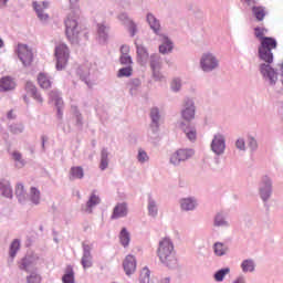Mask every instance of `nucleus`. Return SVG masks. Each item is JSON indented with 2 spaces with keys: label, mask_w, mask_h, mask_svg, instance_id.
<instances>
[{
  "label": "nucleus",
  "mask_w": 283,
  "mask_h": 283,
  "mask_svg": "<svg viewBox=\"0 0 283 283\" xmlns=\"http://www.w3.org/2000/svg\"><path fill=\"white\" fill-rule=\"evenodd\" d=\"M150 117H151L153 123L155 124V127H158V119L160 118L158 108H153L150 111Z\"/></svg>",
  "instance_id": "nucleus-41"
},
{
  "label": "nucleus",
  "mask_w": 283,
  "mask_h": 283,
  "mask_svg": "<svg viewBox=\"0 0 283 283\" xmlns=\"http://www.w3.org/2000/svg\"><path fill=\"white\" fill-rule=\"evenodd\" d=\"M163 44L159 45V52L161 54H169L174 50V44L169 40V38L163 35L161 36Z\"/></svg>",
  "instance_id": "nucleus-20"
},
{
  "label": "nucleus",
  "mask_w": 283,
  "mask_h": 283,
  "mask_svg": "<svg viewBox=\"0 0 283 283\" xmlns=\"http://www.w3.org/2000/svg\"><path fill=\"white\" fill-rule=\"evenodd\" d=\"M181 209H184V211H191L196 209V201H193L192 199L181 200Z\"/></svg>",
  "instance_id": "nucleus-29"
},
{
  "label": "nucleus",
  "mask_w": 283,
  "mask_h": 283,
  "mask_svg": "<svg viewBox=\"0 0 283 283\" xmlns=\"http://www.w3.org/2000/svg\"><path fill=\"white\" fill-rule=\"evenodd\" d=\"M8 118H12V111L8 113Z\"/></svg>",
  "instance_id": "nucleus-61"
},
{
  "label": "nucleus",
  "mask_w": 283,
  "mask_h": 283,
  "mask_svg": "<svg viewBox=\"0 0 283 283\" xmlns=\"http://www.w3.org/2000/svg\"><path fill=\"white\" fill-rule=\"evenodd\" d=\"M150 66L153 69L154 75L156 76V70L160 69V57L156 55L151 56Z\"/></svg>",
  "instance_id": "nucleus-36"
},
{
  "label": "nucleus",
  "mask_w": 283,
  "mask_h": 283,
  "mask_svg": "<svg viewBox=\"0 0 283 283\" xmlns=\"http://www.w3.org/2000/svg\"><path fill=\"white\" fill-rule=\"evenodd\" d=\"M36 81L41 90H50L52 87V78L46 73H39Z\"/></svg>",
  "instance_id": "nucleus-15"
},
{
  "label": "nucleus",
  "mask_w": 283,
  "mask_h": 283,
  "mask_svg": "<svg viewBox=\"0 0 283 283\" xmlns=\"http://www.w3.org/2000/svg\"><path fill=\"white\" fill-rule=\"evenodd\" d=\"M15 196L20 198V200L25 198V186H23V184H18L15 186Z\"/></svg>",
  "instance_id": "nucleus-37"
},
{
  "label": "nucleus",
  "mask_w": 283,
  "mask_h": 283,
  "mask_svg": "<svg viewBox=\"0 0 283 283\" xmlns=\"http://www.w3.org/2000/svg\"><path fill=\"white\" fill-rule=\"evenodd\" d=\"M119 21H123L124 25H126L128 32L130 33V36H136V32H138V27H136V23L132 21L127 14L122 13L119 15Z\"/></svg>",
  "instance_id": "nucleus-11"
},
{
  "label": "nucleus",
  "mask_w": 283,
  "mask_h": 283,
  "mask_svg": "<svg viewBox=\"0 0 283 283\" xmlns=\"http://www.w3.org/2000/svg\"><path fill=\"white\" fill-rule=\"evenodd\" d=\"M181 116L184 120H193L196 117V107L193 106V102H187L185 109L181 112Z\"/></svg>",
  "instance_id": "nucleus-13"
},
{
  "label": "nucleus",
  "mask_w": 283,
  "mask_h": 283,
  "mask_svg": "<svg viewBox=\"0 0 283 283\" xmlns=\"http://www.w3.org/2000/svg\"><path fill=\"white\" fill-rule=\"evenodd\" d=\"M157 256L159 258L160 263L166 266L176 265V252L174 251V243L169 238H164L159 241Z\"/></svg>",
  "instance_id": "nucleus-1"
},
{
  "label": "nucleus",
  "mask_w": 283,
  "mask_h": 283,
  "mask_svg": "<svg viewBox=\"0 0 283 283\" xmlns=\"http://www.w3.org/2000/svg\"><path fill=\"white\" fill-rule=\"evenodd\" d=\"M133 69L132 66L123 67L118 71V78H123V76H132Z\"/></svg>",
  "instance_id": "nucleus-40"
},
{
  "label": "nucleus",
  "mask_w": 283,
  "mask_h": 283,
  "mask_svg": "<svg viewBox=\"0 0 283 283\" xmlns=\"http://www.w3.org/2000/svg\"><path fill=\"white\" fill-rule=\"evenodd\" d=\"M266 32H269V30L264 27L254 28V36H256V39H260V41H262V39L268 38V36H264V34H266Z\"/></svg>",
  "instance_id": "nucleus-32"
},
{
  "label": "nucleus",
  "mask_w": 283,
  "mask_h": 283,
  "mask_svg": "<svg viewBox=\"0 0 283 283\" xmlns=\"http://www.w3.org/2000/svg\"><path fill=\"white\" fill-rule=\"evenodd\" d=\"M214 224L216 227H224V224H227V221H224L221 214H218L214 219Z\"/></svg>",
  "instance_id": "nucleus-47"
},
{
  "label": "nucleus",
  "mask_w": 283,
  "mask_h": 283,
  "mask_svg": "<svg viewBox=\"0 0 283 283\" xmlns=\"http://www.w3.org/2000/svg\"><path fill=\"white\" fill-rule=\"evenodd\" d=\"M261 73L263 74V76L269 78L271 83H275V81H277V73L269 64L261 65Z\"/></svg>",
  "instance_id": "nucleus-14"
},
{
  "label": "nucleus",
  "mask_w": 283,
  "mask_h": 283,
  "mask_svg": "<svg viewBox=\"0 0 283 283\" xmlns=\"http://www.w3.org/2000/svg\"><path fill=\"white\" fill-rule=\"evenodd\" d=\"M161 283H169V279H164Z\"/></svg>",
  "instance_id": "nucleus-62"
},
{
  "label": "nucleus",
  "mask_w": 283,
  "mask_h": 283,
  "mask_svg": "<svg viewBox=\"0 0 283 283\" xmlns=\"http://www.w3.org/2000/svg\"><path fill=\"white\" fill-rule=\"evenodd\" d=\"M41 276L36 273H32L27 277L28 283H41Z\"/></svg>",
  "instance_id": "nucleus-44"
},
{
  "label": "nucleus",
  "mask_w": 283,
  "mask_h": 283,
  "mask_svg": "<svg viewBox=\"0 0 283 283\" xmlns=\"http://www.w3.org/2000/svg\"><path fill=\"white\" fill-rule=\"evenodd\" d=\"M85 176V172L83 171V167L76 166L72 167L70 170V179L71 180H81Z\"/></svg>",
  "instance_id": "nucleus-22"
},
{
  "label": "nucleus",
  "mask_w": 283,
  "mask_h": 283,
  "mask_svg": "<svg viewBox=\"0 0 283 283\" xmlns=\"http://www.w3.org/2000/svg\"><path fill=\"white\" fill-rule=\"evenodd\" d=\"M14 87H17V84L13 78L6 76L0 80L1 92H10V90H14Z\"/></svg>",
  "instance_id": "nucleus-17"
},
{
  "label": "nucleus",
  "mask_w": 283,
  "mask_h": 283,
  "mask_svg": "<svg viewBox=\"0 0 283 283\" xmlns=\"http://www.w3.org/2000/svg\"><path fill=\"white\" fill-rule=\"evenodd\" d=\"M63 283H75L74 279V268L72 265L66 266L64 275L62 276Z\"/></svg>",
  "instance_id": "nucleus-23"
},
{
  "label": "nucleus",
  "mask_w": 283,
  "mask_h": 283,
  "mask_svg": "<svg viewBox=\"0 0 283 283\" xmlns=\"http://www.w3.org/2000/svg\"><path fill=\"white\" fill-rule=\"evenodd\" d=\"M50 3L48 2H42L41 4L33 2V8L40 19V21H48L49 15L48 13L44 12V10H48Z\"/></svg>",
  "instance_id": "nucleus-12"
},
{
  "label": "nucleus",
  "mask_w": 283,
  "mask_h": 283,
  "mask_svg": "<svg viewBox=\"0 0 283 283\" xmlns=\"http://www.w3.org/2000/svg\"><path fill=\"white\" fill-rule=\"evenodd\" d=\"M8 3V0H0V6H6Z\"/></svg>",
  "instance_id": "nucleus-60"
},
{
  "label": "nucleus",
  "mask_w": 283,
  "mask_h": 283,
  "mask_svg": "<svg viewBox=\"0 0 283 283\" xmlns=\"http://www.w3.org/2000/svg\"><path fill=\"white\" fill-rule=\"evenodd\" d=\"M186 132V136L187 138H189V140H196V130H185Z\"/></svg>",
  "instance_id": "nucleus-51"
},
{
  "label": "nucleus",
  "mask_w": 283,
  "mask_h": 283,
  "mask_svg": "<svg viewBox=\"0 0 283 283\" xmlns=\"http://www.w3.org/2000/svg\"><path fill=\"white\" fill-rule=\"evenodd\" d=\"M235 145L238 149H244L245 147L244 139H238Z\"/></svg>",
  "instance_id": "nucleus-54"
},
{
  "label": "nucleus",
  "mask_w": 283,
  "mask_h": 283,
  "mask_svg": "<svg viewBox=\"0 0 283 283\" xmlns=\"http://www.w3.org/2000/svg\"><path fill=\"white\" fill-rule=\"evenodd\" d=\"M19 249H21V241H19V239H15L10 245V256L15 258L17 251H19Z\"/></svg>",
  "instance_id": "nucleus-31"
},
{
  "label": "nucleus",
  "mask_w": 283,
  "mask_h": 283,
  "mask_svg": "<svg viewBox=\"0 0 283 283\" xmlns=\"http://www.w3.org/2000/svg\"><path fill=\"white\" fill-rule=\"evenodd\" d=\"M101 203V198H98V196H96L95 193H93L87 203H86V209L85 211L87 213H92V207H96V205H99Z\"/></svg>",
  "instance_id": "nucleus-27"
},
{
  "label": "nucleus",
  "mask_w": 283,
  "mask_h": 283,
  "mask_svg": "<svg viewBox=\"0 0 283 283\" xmlns=\"http://www.w3.org/2000/svg\"><path fill=\"white\" fill-rule=\"evenodd\" d=\"M55 59H56V70H65L67 61H70V48L65 43H59L55 45Z\"/></svg>",
  "instance_id": "nucleus-4"
},
{
  "label": "nucleus",
  "mask_w": 283,
  "mask_h": 283,
  "mask_svg": "<svg viewBox=\"0 0 283 283\" xmlns=\"http://www.w3.org/2000/svg\"><path fill=\"white\" fill-rule=\"evenodd\" d=\"M193 156V151L191 149H178L170 157L171 165H180L185 163V160H189Z\"/></svg>",
  "instance_id": "nucleus-6"
},
{
  "label": "nucleus",
  "mask_w": 283,
  "mask_h": 283,
  "mask_svg": "<svg viewBox=\"0 0 283 283\" xmlns=\"http://www.w3.org/2000/svg\"><path fill=\"white\" fill-rule=\"evenodd\" d=\"M138 160L139 163H147V160H149V156H147V153H145L144 150H139Z\"/></svg>",
  "instance_id": "nucleus-46"
},
{
  "label": "nucleus",
  "mask_w": 283,
  "mask_h": 283,
  "mask_svg": "<svg viewBox=\"0 0 283 283\" xmlns=\"http://www.w3.org/2000/svg\"><path fill=\"white\" fill-rule=\"evenodd\" d=\"M29 198L33 205H39L41 202V190L36 187H31Z\"/></svg>",
  "instance_id": "nucleus-25"
},
{
  "label": "nucleus",
  "mask_w": 283,
  "mask_h": 283,
  "mask_svg": "<svg viewBox=\"0 0 283 283\" xmlns=\"http://www.w3.org/2000/svg\"><path fill=\"white\" fill-rule=\"evenodd\" d=\"M32 264H33L32 258H24L21 261L19 269H21L22 271H30V266H32Z\"/></svg>",
  "instance_id": "nucleus-33"
},
{
  "label": "nucleus",
  "mask_w": 283,
  "mask_h": 283,
  "mask_svg": "<svg viewBox=\"0 0 283 283\" xmlns=\"http://www.w3.org/2000/svg\"><path fill=\"white\" fill-rule=\"evenodd\" d=\"M200 63L203 72H211L218 67V60H216V56L210 53L203 54Z\"/></svg>",
  "instance_id": "nucleus-7"
},
{
  "label": "nucleus",
  "mask_w": 283,
  "mask_h": 283,
  "mask_svg": "<svg viewBox=\"0 0 283 283\" xmlns=\"http://www.w3.org/2000/svg\"><path fill=\"white\" fill-rule=\"evenodd\" d=\"M83 251L81 264L83 269H92V245L83 243Z\"/></svg>",
  "instance_id": "nucleus-9"
},
{
  "label": "nucleus",
  "mask_w": 283,
  "mask_h": 283,
  "mask_svg": "<svg viewBox=\"0 0 283 283\" xmlns=\"http://www.w3.org/2000/svg\"><path fill=\"white\" fill-rule=\"evenodd\" d=\"M119 240H120V244H123V247L129 245V232H127L126 228L122 229V231L119 233Z\"/></svg>",
  "instance_id": "nucleus-30"
},
{
  "label": "nucleus",
  "mask_w": 283,
  "mask_h": 283,
  "mask_svg": "<svg viewBox=\"0 0 283 283\" xmlns=\"http://www.w3.org/2000/svg\"><path fill=\"white\" fill-rule=\"evenodd\" d=\"M248 6H255V0H244Z\"/></svg>",
  "instance_id": "nucleus-57"
},
{
  "label": "nucleus",
  "mask_w": 283,
  "mask_h": 283,
  "mask_svg": "<svg viewBox=\"0 0 283 283\" xmlns=\"http://www.w3.org/2000/svg\"><path fill=\"white\" fill-rule=\"evenodd\" d=\"M71 6H76L78 3V0H70Z\"/></svg>",
  "instance_id": "nucleus-58"
},
{
  "label": "nucleus",
  "mask_w": 283,
  "mask_h": 283,
  "mask_svg": "<svg viewBox=\"0 0 283 283\" xmlns=\"http://www.w3.org/2000/svg\"><path fill=\"white\" fill-rule=\"evenodd\" d=\"M109 167V159H108V154L107 150H102V158H101V164H99V169L102 171H105Z\"/></svg>",
  "instance_id": "nucleus-28"
},
{
  "label": "nucleus",
  "mask_w": 283,
  "mask_h": 283,
  "mask_svg": "<svg viewBox=\"0 0 283 283\" xmlns=\"http://www.w3.org/2000/svg\"><path fill=\"white\" fill-rule=\"evenodd\" d=\"M148 211H149L150 216H156V213H158V208L156 207V201L149 200Z\"/></svg>",
  "instance_id": "nucleus-43"
},
{
  "label": "nucleus",
  "mask_w": 283,
  "mask_h": 283,
  "mask_svg": "<svg viewBox=\"0 0 283 283\" xmlns=\"http://www.w3.org/2000/svg\"><path fill=\"white\" fill-rule=\"evenodd\" d=\"M277 48V41L273 38H262L259 48V55L265 63H273V52Z\"/></svg>",
  "instance_id": "nucleus-2"
},
{
  "label": "nucleus",
  "mask_w": 283,
  "mask_h": 283,
  "mask_svg": "<svg viewBox=\"0 0 283 283\" xmlns=\"http://www.w3.org/2000/svg\"><path fill=\"white\" fill-rule=\"evenodd\" d=\"M214 253L216 255H224L227 253V248L221 242L214 243Z\"/></svg>",
  "instance_id": "nucleus-39"
},
{
  "label": "nucleus",
  "mask_w": 283,
  "mask_h": 283,
  "mask_svg": "<svg viewBox=\"0 0 283 283\" xmlns=\"http://www.w3.org/2000/svg\"><path fill=\"white\" fill-rule=\"evenodd\" d=\"M50 98L54 99V98H59V91H51L49 93Z\"/></svg>",
  "instance_id": "nucleus-56"
},
{
  "label": "nucleus",
  "mask_w": 283,
  "mask_h": 283,
  "mask_svg": "<svg viewBox=\"0 0 283 283\" xmlns=\"http://www.w3.org/2000/svg\"><path fill=\"white\" fill-rule=\"evenodd\" d=\"M260 191L262 200H269L271 196V181L268 178H265L264 186Z\"/></svg>",
  "instance_id": "nucleus-26"
},
{
  "label": "nucleus",
  "mask_w": 283,
  "mask_h": 283,
  "mask_svg": "<svg viewBox=\"0 0 283 283\" xmlns=\"http://www.w3.org/2000/svg\"><path fill=\"white\" fill-rule=\"evenodd\" d=\"M119 61L122 65H132V56L129 55H122Z\"/></svg>",
  "instance_id": "nucleus-48"
},
{
  "label": "nucleus",
  "mask_w": 283,
  "mask_h": 283,
  "mask_svg": "<svg viewBox=\"0 0 283 283\" xmlns=\"http://www.w3.org/2000/svg\"><path fill=\"white\" fill-rule=\"evenodd\" d=\"M24 101L28 102V97L27 96H24Z\"/></svg>",
  "instance_id": "nucleus-64"
},
{
  "label": "nucleus",
  "mask_w": 283,
  "mask_h": 283,
  "mask_svg": "<svg viewBox=\"0 0 283 283\" xmlns=\"http://www.w3.org/2000/svg\"><path fill=\"white\" fill-rule=\"evenodd\" d=\"M25 92L33 96L38 101V103H43V97H41V94H39L36 86L32 82H27Z\"/></svg>",
  "instance_id": "nucleus-18"
},
{
  "label": "nucleus",
  "mask_w": 283,
  "mask_h": 283,
  "mask_svg": "<svg viewBox=\"0 0 283 283\" xmlns=\"http://www.w3.org/2000/svg\"><path fill=\"white\" fill-rule=\"evenodd\" d=\"M252 14L256 21L261 22L264 21V18L266 14H269V11L266 10V7L254 6L252 7Z\"/></svg>",
  "instance_id": "nucleus-16"
},
{
  "label": "nucleus",
  "mask_w": 283,
  "mask_h": 283,
  "mask_svg": "<svg viewBox=\"0 0 283 283\" xmlns=\"http://www.w3.org/2000/svg\"><path fill=\"white\" fill-rule=\"evenodd\" d=\"M249 146L251 147V149H258V142H255V139L251 138L249 142Z\"/></svg>",
  "instance_id": "nucleus-55"
},
{
  "label": "nucleus",
  "mask_w": 283,
  "mask_h": 283,
  "mask_svg": "<svg viewBox=\"0 0 283 283\" xmlns=\"http://www.w3.org/2000/svg\"><path fill=\"white\" fill-rule=\"evenodd\" d=\"M234 283H244V279H238L234 281Z\"/></svg>",
  "instance_id": "nucleus-59"
},
{
  "label": "nucleus",
  "mask_w": 283,
  "mask_h": 283,
  "mask_svg": "<svg viewBox=\"0 0 283 283\" xmlns=\"http://www.w3.org/2000/svg\"><path fill=\"white\" fill-rule=\"evenodd\" d=\"M149 275H150L149 269L144 268L139 275V282L140 283H149Z\"/></svg>",
  "instance_id": "nucleus-35"
},
{
  "label": "nucleus",
  "mask_w": 283,
  "mask_h": 283,
  "mask_svg": "<svg viewBox=\"0 0 283 283\" xmlns=\"http://www.w3.org/2000/svg\"><path fill=\"white\" fill-rule=\"evenodd\" d=\"M62 105H63V99L57 98L56 99V106H57V116H59V118H63V112L61 111Z\"/></svg>",
  "instance_id": "nucleus-50"
},
{
  "label": "nucleus",
  "mask_w": 283,
  "mask_h": 283,
  "mask_svg": "<svg viewBox=\"0 0 283 283\" xmlns=\"http://www.w3.org/2000/svg\"><path fill=\"white\" fill-rule=\"evenodd\" d=\"M226 147L224 137L222 135H216L211 143L212 151L220 156V154H224Z\"/></svg>",
  "instance_id": "nucleus-8"
},
{
  "label": "nucleus",
  "mask_w": 283,
  "mask_h": 283,
  "mask_svg": "<svg viewBox=\"0 0 283 283\" xmlns=\"http://www.w3.org/2000/svg\"><path fill=\"white\" fill-rule=\"evenodd\" d=\"M0 193L4 196V198H12V187L10 186V181L2 179L0 181Z\"/></svg>",
  "instance_id": "nucleus-21"
},
{
  "label": "nucleus",
  "mask_w": 283,
  "mask_h": 283,
  "mask_svg": "<svg viewBox=\"0 0 283 283\" xmlns=\"http://www.w3.org/2000/svg\"><path fill=\"white\" fill-rule=\"evenodd\" d=\"M0 48H3V40L0 38Z\"/></svg>",
  "instance_id": "nucleus-63"
},
{
  "label": "nucleus",
  "mask_w": 283,
  "mask_h": 283,
  "mask_svg": "<svg viewBox=\"0 0 283 283\" xmlns=\"http://www.w3.org/2000/svg\"><path fill=\"white\" fill-rule=\"evenodd\" d=\"M147 22L149 23L151 30H154V32L158 34V32L160 31V22L158 21V19H156L154 14L148 13Z\"/></svg>",
  "instance_id": "nucleus-24"
},
{
  "label": "nucleus",
  "mask_w": 283,
  "mask_h": 283,
  "mask_svg": "<svg viewBox=\"0 0 283 283\" xmlns=\"http://www.w3.org/2000/svg\"><path fill=\"white\" fill-rule=\"evenodd\" d=\"M120 52H122V56L129 54V45H122Z\"/></svg>",
  "instance_id": "nucleus-53"
},
{
  "label": "nucleus",
  "mask_w": 283,
  "mask_h": 283,
  "mask_svg": "<svg viewBox=\"0 0 283 283\" xmlns=\"http://www.w3.org/2000/svg\"><path fill=\"white\" fill-rule=\"evenodd\" d=\"M180 87H181L180 80L176 78L171 82V90H174V92H178Z\"/></svg>",
  "instance_id": "nucleus-49"
},
{
  "label": "nucleus",
  "mask_w": 283,
  "mask_h": 283,
  "mask_svg": "<svg viewBox=\"0 0 283 283\" xmlns=\"http://www.w3.org/2000/svg\"><path fill=\"white\" fill-rule=\"evenodd\" d=\"M123 269L126 275L136 273V258L132 254H128L123 261Z\"/></svg>",
  "instance_id": "nucleus-10"
},
{
  "label": "nucleus",
  "mask_w": 283,
  "mask_h": 283,
  "mask_svg": "<svg viewBox=\"0 0 283 283\" xmlns=\"http://www.w3.org/2000/svg\"><path fill=\"white\" fill-rule=\"evenodd\" d=\"M127 216V206L125 203H118L113 211L112 219L125 218Z\"/></svg>",
  "instance_id": "nucleus-19"
},
{
  "label": "nucleus",
  "mask_w": 283,
  "mask_h": 283,
  "mask_svg": "<svg viewBox=\"0 0 283 283\" xmlns=\"http://www.w3.org/2000/svg\"><path fill=\"white\" fill-rule=\"evenodd\" d=\"M18 56L25 66L32 65V61H34L32 50H30V48H28L25 44L18 45Z\"/></svg>",
  "instance_id": "nucleus-5"
},
{
  "label": "nucleus",
  "mask_w": 283,
  "mask_h": 283,
  "mask_svg": "<svg viewBox=\"0 0 283 283\" xmlns=\"http://www.w3.org/2000/svg\"><path fill=\"white\" fill-rule=\"evenodd\" d=\"M229 268L219 270L216 274H214V280L216 282H222L224 280V275H227L229 273Z\"/></svg>",
  "instance_id": "nucleus-38"
},
{
  "label": "nucleus",
  "mask_w": 283,
  "mask_h": 283,
  "mask_svg": "<svg viewBox=\"0 0 283 283\" xmlns=\"http://www.w3.org/2000/svg\"><path fill=\"white\" fill-rule=\"evenodd\" d=\"M65 34L67 40L71 43H78L81 41V36L83 34V31L81 30V27H78V22L76 19L69 17L65 21Z\"/></svg>",
  "instance_id": "nucleus-3"
},
{
  "label": "nucleus",
  "mask_w": 283,
  "mask_h": 283,
  "mask_svg": "<svg viewBox=\"0 0 283 283\" xmlns=\"http://www.w3.org/2000/svg\"><path fill=\"white\" fill-rule=\"evenodd\" d=\"M12 157H13V159H14L17 163H21V158H22L21 153H19V151H13V153H12Z\"/></svg>",
  "instance_id": "nucleus-52"
},
{
  "label": "nucleus",
  "mask_w": 283,
  "mask_h": 283,
  "mask_svg": "<svg viewBox=\"0 0 283 283\" xmlns=\"http://www.w3.org/2000/svg\"><path fill=\"white\" fill-rule=\"evenodd\" d=\"M241 268H242V271H243L244 273H247V272L254 271L255 265L253 264V261H251V260H245V261L242 262Z\"/></svg>",
  "instance_id": "nucleus-34"
},
{
  "label": "nucleus",
  "mask_w": 283,
  "mask_h": 283,
  "mask_svg": "<svg viewBox=\"0 0 283 283\" xmlns=\"http://www.w3.org/2000/svg\"><path fill=\"white\" fill-rule=\"evenodd\" d=\"M137 56H139L140 61H145L147 59V50L144 46H137Z\"/></svg>",
  "instance_id": "nucleus-42"
},
{
  "label": "nucleus",
  "mask_w": 283,
  "mask_h": 283,
  "mask_svg": "<svg viewBox=\"0 0 283 283\" xmlns=\"http://www.w3.org/2000/svg\"><path fill=\"white\" fill-rule=\"evenodd\" d=\"M97 33L99 36L105 39V36H107V27H105L104 24H97Z\"/></svg>",
  "instance_id": "nucleus-45"
}]
</instances>
